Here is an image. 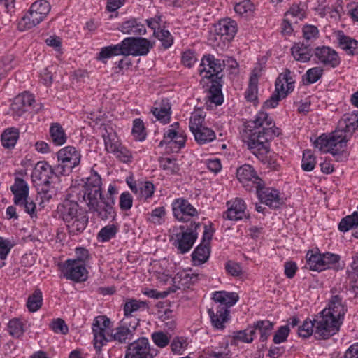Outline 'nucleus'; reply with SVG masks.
I'll list each match as a JSON object with an SVG mask.
<instances>
[{
	"label": "nucleus",
	"instance_id": "1",
	"mask_svg": "<svg viewBox=\"0 0 358 358\" xmlns=\"http://www.w3.org/2000/svg\"><path fill=\"white\" fill-rule=\"evenodd\" d=\"M245 131V142L251 152L263 159L269 152L268 142L280 134L273 119L268 113L259 111L253 120L249 121Z\"/></svg>",
	"mask_w": 358,
	"mask_h": 358
},
{
	"label": "nucleus",
	"instance_id": "2",
	"mask_svg": "<svg viewBox=\"0 0 358 358\" xmlns=\"http://www.w3.org/2000/svg\"><path fill=\"white\" fill-rule=\"evenodd\" d=\"M110 324V320L105 315L96 317L94 320L92 324L94 347L98 354L101 352L103 345L108 342L114 341L118 344L127 345L131 343L139 326V320L135 317L123 318L106 336V329Z\"/></svg>",
	"mask_w": 358,
	"mask_h": 358
},
{
	"label": "nucleus",
	"instance_id": "3",
	"mask_svg": "<svg viewBox=\"0 0 358 358\" xmlns=\"http://www.w3.org/2000/svg\"><path fill=\"white\" fill-rule=\"evenodd\" d=\"M82 192L83 200L94 216L101 220H113L115 218L116 213L112 199H108L107 201L103 199L101 178L96 172H91L90 176L87 178Z\"/></svg>",
	"mask_w": 358,
	"mask_h": 358
},
{
	"label": "nucleus",
	"instance_id": "4",
	"mask_svg": "<svg viewBox=\"0 0 358 358\" xmlns=\"http://www.w3.org/2000/svg\"><path fill=\"white\" fill-rule=\"evenodd\" d=\"M213 300L214 303L208 310L211 324L215 329H223L229 320V308L237 302L238 296L235 292L218 291L213 293Z\"/></svg>",
	"mask_w": 358,
	"mask_h": 358
},
{
	"label": "nucleus",
	"instance_id": "5",
	"mask_svg": "<svg viewBox=\"0 0 358 358\" xmlns=\"http://www.w3.org/2000/svg\"><path fill=\"white\" fill-rule=\"evenodd\" d=\"M200 227L199 222H191L189 227L180 226L173 229L171 240L179 253L185 254L191 250L197 239V229Z\"/></svg>",
	"mask_w": 358,
	"mask_h": 358
},
{
	"label": "nucleus",
	"instance_id": "6",
	"mask_svg": "<svg viewBox=\"0 0 358 358\" xmlns=\"http://www.w3.org/2000/svg\"><path fill=\"white\" fill-rule=\"evenodd\" d=\"M290 74L291 71L288 69H285L279 74L275 80V91L271 97L264 102V108H275L280 100L286 98L294 90V80Z\"/></svg>",
	"mask_w": 358,
	"mask_h": 358
},
{
	"label": "nucleus",
	"instance_id": "7",
	"mask_svg": "<svg viewBox=\"0 0 358 358\" xmlns=\"http://www.w3.org/2000/svg\"><path fill=\"white\" fill-rule=\"evenodd\" d=\"M50 4L45 0L34 2L29 12L24 15L18 24L21 31L29 29L38 24L50 11Z\"/></svg>",
	"mask_w": 358,
	"mask_h": 358
},
{
	"label": "nucleus",
	"instance_id": "8",
	"mask_svg": "<svg viewBox=\"0 0 358 358\" xmlns=\"http://www.w3.org/2000/svg\"><path fill=\"white\" fill-rule=\"evenodd\" d=\"M314 336L317 340H327L336 334L343 323L321 311L315 318Z\"/></svg>",
	"mask_w": 358,
	"mask_h": 358
},
{
	"label": "nucleus",
	"instance_id": "9",
	"mask_svg": "<svg viewBox=\"0 0 358 358\" xmlns=\"http://www.w3.org/2000/svg\"><path fill=\"white\" fill-rule=\"evenodd\" d=\"M57 155L59 163L56 165V172L61 175L69 173L74 167L80 164V152L73 146H66L60 149Z\"/></svg>",
	"mask_w": 358,
	"mask_h": 358
},
{
	"label": "nucleus",
	"instance_id": "10",
	"mask_svg": "<svg viewBox=\"0 0 358 358\" xmlns=\"http://www.w3.org/2000/svg\"><path fill=\"white\" fill-rule=\"evenodd\" d=\"M158 353L146 337H140L127 346L125 358H154Z\"/></svg>",
	"mask_w": 358,
	"mask_h": 358
},
{
	"label": "nucleus",
	"instance_id": "11",
	"mask_svg": "<svg viewBox=\"0 0 358 358\" xmlns=\"http://www.w3.org/2000/svg\"><path fill=\"white\" fill-rule=\"evenodd\" d=\"M236 177L248 191H255L264 185V181L257 176L253 167L249 164L240 166L236 171Z\"/></svg>",
	"mask_w": 358,
	"mask_h": 358
},
{
	"label": "nucleus",
	"instance_id": "12",
	"mask_svg": "<svg viewBox=\"0 0 358 358\" xmlns=\"http://www.w3.org/2000/svg\"><path fill=\"white\" fill-rule=\"evenodd\" d=\"M223 63L219 59H215L212 55H204L200 64L199 73L203 78L222 79L223 75Z\"/></svg>",
	"mask_w": 358,
	"mask_h": 358
},
{
	"label": "nucleus",
	"instance_id": "13",
	"mask_svg": "<svg viewBox=\"0 0 358 358\" xmlns=\"http://www.w3.org/2000/svg\"><path fill=\"white\" fill-rule=\"evenodd\" d=\"M126 56L146 55L152 48L153 43L142 37H128L122 41Z\"/></svg>",
	"mask_w": 358,
	"mask_h": 358
},
{
	"label": "nucleus",
	"instance_id": "14",
	"mask_svg": "<svg viewBox=\"0 0 358 358\" xmlns=\"http://www.w3.org/2000/svg\"><path fill=\"white\" fill-rule=\"evenodd\" d=\"M213 234V230L205 225L202 241L192 254V258L195 265L203 264L208 259L210 252V243Z\"/></svg>",
	"mask_w": 358,
	"mask_h": 358
},
{
	"label": "nucleus",
	"instance_id": "15",
	"mask_svg": "<svg viewBox=\"0 0 358 358\" xmlns=\"http://www.w3.org/2000/svg\"><path fill=\"white\" fill-rule=\"evenodd\" d=\"M62 272L64 278L77 282L85 281L87 278L88 273L84 264L71 259L64 263Z\"/></svg>",
	"mask_w": 358,
	"mask_h": 358
},
{
	"label": "nucleus",
	"instance_id": "16",
	"mask_svg": "<svg viewBox=\"0 0 358 358\" xmlns=\"http://www.w3.org/2000/svg\"><path fill=\"white\" fill-rule=\"evenodd\" d=\"M172 206L173 215L179 221L188 222L198 214L196 209L184 199H176Z\"/></svg>",
	"mask_w": 358,
	"mask_h": 358
},
{
	"label": "nucleus",
	"instance_id": "17",
	"mask_svg": "<svg viewBox=\"0 0 358 358\" xmlns=\"http://www.w3.org/2000/svg\"><path fill=\"white\" fill-rule=\"evenodd\" d=\"M236 23L230 19H223L215 26V41L222 43L231 41L236 33Z\"/></svg>",
	"mask_w": 358,
	"mask_h": 358
},
{
	"label": "nucleus",
	"instance_id": "18",
	"mask_svg": "<svg viewBox=\"0 0 358 358\" xmlns=\"http://www.w3.org/2000/svg\"><path fill=\"white\" fill-rule=\"evenodd\" d=\"M55 175L60 176L61 173L56 172V165L52 167L46 162H38L32 172L31 177L34 181L38 180L41 185L50 184V179Z\"/></svg>",
	"mask_w": 358,
	"mask_h": 358
},
{
	"label": "nucleus",
	"instance_id": "19",
	"mask_svg": "<svg viewBox=\"0 0 358 358\" xmlns=\"http://www.w3.org/2000/svg\"><path fill=\"white\" fill-rule=\"evenodd\" d=\"M314 55L318 62L324 66L335 68L340 64V58L338 53L329 46L317 47Z\"/></svg>",
	"mask_w": 358,
	"mask_h": 358
},
{
	"label": "nucleus",
	"instance_id": "20",
	"mask_svg": "<svg viewBox=\"0 0 358 358\" xmlns=\"http://www.w3.org/2000/svg\"><path fill=\"white\" fill-rule=\"evenodd\" d=\"M200 279L199 275L195 273H187V271L178 272L173 278V286L169 289L171 292H175L177 289H185L189 286L195 284Z\"/></svg>",
	"mask_w": 358,
	"mask_h": 358
},
{
	"label": "nucleus",
	"instance_id": "21",
	"mask_svg": "<svg viewBox=\"0 0 358 358\" xmlns=\"http://www.w3.org/2000/svg\"><path fill=\"white\" fill-rule=\"evenodd\" d=\"M322 311L343 323L347 312V307L343 303L342 298L340 296L334 295L330 299L328 306Z\"/></svg>",
	"mask_w": 358,
	"mask_h": 358
},
{
	"label": "nucleus",
	"instance_id": "22",
	"mask_svg": "<svg viewBox=\"0 0 358 358\" xmlns=\"http://www.w3.org/2000/svg\"><path fill=\"white\" fill-rule=\"evenodd\" d=\"M264 185H261L255 190L259 200L272 208H279L282 203L279 192L274 189L265 188Z\"/></svg>",
	"mask_w": 358,
	"mask_h": 358
},
{
	"label": "nucleus",
	"instance_id": "23",
	"mask_svg": "<svg viewBox=\"0 0 358 358\" xmlns=\"http://www.w3.org/2000/svg\"><path fill=\"white\" fill-rule=\"evenodd\" d=\"M34 103H35L34 96L25 92L14 98L10 109L14 115L20 117L32 107Z\"/></svg>",
	"mask_w": 358,
	"mask_h": 358
},
{
	"label": "nucleus",
	"instance_id": "24",
	"mask_svg": "<svg viewBox=\"0 0 358 358\" xmlns=\"http://www.w3.org/2000/svg\"><path fill=\"white\" fill-rule=\"evenodd\" d=\"M57 213L59 218L64 222L79 213H83L80 208L78 203L69 199H65L57 205Z\"/></svg>",
	"mask_w": 358,
	"mask_h": 358
},
{
	"label": "nucleus",
	"instance_id": "25",
	"mask_svg": "<svg viewBox=\"0 0 358 358\" xmlns=\"http://www.w3.org/2000/svg\"><path fill=\"white\" fill-rule=\"evenodd\" d=\"M228 209L223 214V217L229 220H239L245 217L246 206L243 199L236 198L227 201Z\"/></svg>",
	"mask_w": 358,
	"mask_h": 358
},
{
	"label": "nucleus",
	"instance_id": "26",
	"mask_svg": "<svg viewBox=\"0 0 358 358\" xmlns=\"http://www.w3.org/2000/svg\"><path fill=\"white\" fill-rule=\"evenodd\" d=\"M338 131L334 132V140L331 147V154L335 158L337 162H344L348 158V153L345 150L348 142V138L346 134H338Z\"/></svg>",
	"mask_w": 358,
	"mask_h": 358
},
{
	"label": "nucleus",
	"instance_id": "27",
	"mask_svg": "<svg viewBox=\"0 0 358 358\" xmlns=\"http://www.w3.org/2000/svg\"><path fill=\"white\" fill-rule=\"evenodd\" d=\"M186 136L182 131H176L169 129L164 134V140L159 143V146L169 144L171 148L180 150L185 145Z\"/></svg>",
	"mask_w": 358,
	"mask_h": 358
},
{
	"label": "nucleus",
	"instance_id": "28",
	"mask_svg": "<svg viewBox=\"0 0 358 358\" xmlns=\"http://www.w3.org/2000/svg\"><path fill=\"white\" fill-rule=\"evenodd\" d=\"M88 221L89 217L84 212L69 219L65 222L68 233L71 236H76L83 233L87 226Z\"/></svg>",
	"mask_w": 358,
	"mask_h": 358
},
{
	"label": "nucleus",
	"instance_id": "29",
	"mask_svg": "<svg viewBox=\"0 0 358 358\" xmlns=\"http://www.w3.org/2000/svg\"><path fill=\"white\" fill-rule=\"evenodd\" d=\"M310 43L303 41L295 43L291 48L294 58L299 62L305 63L310 60L313 53Z\"/></svg>",
	"mask_w": 358,
	"mask_h": 358
},
{
	"label": "nucleus",
	"instance_id": "30",
	"mask_svg": "<svg viewBox=\"0 0 358 358\" xmlns=\"http://www.w3.org/2000/svg\"><path fill=\"white\" fill-rule=\"evenodd\" d=\"M157 120L162 124H166L171 118V104L167 99H163L151 110Z\"/></svg>",
	"mask_w": 358,
	"mask_h": 358
},
{
	"label": "nucleus",
	"instance_id": "31",
	"mask_svg": "<svg viewBox=\"0 0 358 358\" xmlns=\"http://www.w3.org/2000/svg\"><path fill=\"white\" fill-rule=\"evenodd\" d=\"M129 187L134 194L144 201L151 199L155 190V185L150 181L141 182L138 185L129 184Z\"/></svg>",
	"mask_w": 358,
	"mask_h": 358
},
{
	"label": "nucleus",
	"instance_id": "32",
	"mask_svg": "<svg viewBox=\"0 0 358 358\" xmlns=\"http://www.w3.org/2000/svg\"><path fill=\"white\" fill-rule=\"evenodd\" d=\"M102 137L104 141L105 149L108 152H115L122 145L117 133L112 127L107 128L105 127Z\"/></svg>",
	"mask_w": 358,
	"mask_h": 358
},
{
	"label": "nucleus",
	"instance_id": "33",
	"mask_svg": "<svg viewBox=\"0 0 358 358\" xmlns=\"http://www.w3.org/2000/svg\"><path fill=\"white\" fill-rule=\"evenodd\" d=\"M358 127V116L356 114H345L338 122L336 131L352 134Z\"/></svg>",
	"mask_w": 358,
	"mask_h": 358
},
{
	"label": "nucleus",
	"instance_id": "34",
	"mask_svg": "<svg viewBox=\"0 0 358 358\" xmlns=\"http://www.w3.org/2000/svg\"><path fill=\"white\" fill-rule=\"evenodd\" d=\"M29 186L25 180L20 178H15L14 184L10 187V190L14 196L13 202L19 203L24 197L29 196Z\"/></svg>",
	"mask_w": 358,
	"mask_h": 358
},
{
	"label": "nucleus",
	"instance_id": "35",
	"mask_svg": "<svg viewBox=\"0 0 358 358\" xmlns=\"http://www.w3.org/2000/svg\"><path fill=\"white\" fill-rule=\"evenodd\" d=\"M119 29L123 34L129 35H143L146 31L145 26L134 18L122 23Z\"/></svg>",
	"mask_w": 358,
	"mask_h": 358
},
{
	"label": "nucleus",
	"instance_id": "36",
	"mask_svg": "<svg viewBox=\"0 0 358 358\" xmlns=\"http://www.w3.org/2000/svg\"><path fill=\"white\" fill-rule=\"evenodd\" d=\"M124 46L122 45V41L117 45H109L101 49L96 59L106 63V59L114 56L124 55L126 56L124 52Z\"/></svg>",
	"mask_w": 358,
	"mask_h": 358
},
{
	"label": "nucleus",
	"instance_id": "37",
	"mask_svg": "<svg viewBox=\"0 0 358 358\" xmlns=\"http://www.w3.org/2000/svg\"><path fill=\"white\" fill-rule=\"evenodd\" d=\"M222 86V79H212L208 97L216 106L221 105L223 102Z\"/></svg>",
	"mask_w": 358,
	"mask_h": 358
},
{
	"label": "nucleus",
	"instance_id": "38",
	"mask_svg": "<svg viewBox=\"0 0 358 358\" xmlns=\"http://www.w3.org/2000/svg\"><path fill=\"white\" fill-rule=\"evenodd\" d=\"M192 134H194L195 141L199 145H204L212 142L216 138L215 131L212 129L205 126L196 129L192 132Z\"/></svg>",
	"mask_w": 358,
	"mask_h": 358
},
{
	"label": "nucleus",
	"instance_id": "39",
	"mask_svg": "<svg viewBox=\"0 0 358 358\" xmlns=\"http://www.w3.org/2000/svg\"><path fill=\"white\" fill-rule=\"evenodd\" d=\"M251 328L255 329V334L257 330L259 332L260 341L264 342L270 336L273 329V323L266 320H259L255 322Z\"/></svg>",
	"mask_w": 358,
	"mask_h": 358
},
{
	"label": "nucleus",
	"instance_id": "40",
	"mask_svg": "<svg viewBox=\"0 0 358 358\" xmlns=\"http://www.w3.org/2000/svg\"><path fill=\"white\" fill-rule=\"evenodd\" d=\"M50 135L55 145H62L66 141L67 137L62 127L59 123H53L50 127Z\"/></svg>",
	"mask_w": 358,
	"mask_h": 358
},
{
	"label": "nucleus",
	"instance_id": "41",
	"mask_svg": "<svg viewBox=\"0 0 358 358\" xmlns=\"http://www.w3.org/2000/svg\"><path fill=\"white\" fill-rule=\"evenodd\" d=\"M19 138L17 129L11 127L6 129L1 134V143L6 148H13Z\"/></svg>",
	"mask_w": 358,
	"mask_h": 358
},
{
	"label": "nucleus",
	"instance_id": "42",
	"mask_svg": "<svg viewBox=\"0 0 358 358\" xmlns=\"http://www.w3.org/2000/svg\"><path fill=\"white\" fill-rule=\"evenodd\" d=\"M306 16L305 4H293L290 8L285 13V21L290 20L296 23L298 20H302Z\"/></svg>",
	"mask_w": 358,
	"mask_h": 358
},
{
	"label": "nucleus",
	"instance_id": "43",
	"mask_svg": "<svg viewBox=\"0 0 358 358\" xmlns=\"http://www.w3.org/2000/svg\"><path fill=\"white\" fill-rule=\"evenodd\" d=\"M339 45L348 55H358V41L350 37L340 36Z\"/></svg>",
	"mask_w": 358,
	"mask_h": 358
},
{
	"label": "nucleus",
	"instance_id": "44",
	"mask_svg": "<svg viewBox=\"0 0 358 358\" xmlns=\"http://www.w3.org/2000/svg\"><path fill=\"white\" fill-rule=\"evenodd\" d=\"M334 142H335L334 133L331 136L322 134L316 139L314 142V145L320 151L331 153V147L334 145V144H333Z\"/></svg>",
	"mask_w": 358,
	"mask_h": 358
},
{
	"label": "nucleus",
	"instance_id": "45",
	"mask_svg": "<svg viewBox=\"0 0 358 358\" xmlns=\"http://www.w3.org/2000/svg\"><path fill=\"white\" fill-rule=\"evenodd\" d=\"M146 302L134 299H128L124 305L123 310L125 317H131V314L141 308H147Z\"/></svg>",
	"mask_w": 358,
	"mask_h": 358
},
{
	"label": "nucleus",
	"instance_id": "46",
	"mask_svg": "<svg viewBox=\"0 0 358 358\" xmlns=\"http://www.w3.org/2000/svg\"><path fill=\"white\" fill-rule=\"evenodd\" d=\"M307 265L312 271H322L324 270V260L322 254H313L308 252L306 255Z\"/></svg>",
	"mask_w": 358,
	"mask_h": 358
},
{
	"label": "nucleus",
	"instance_id": "47",
	"mask_svg": "<svg viewBox=\"0 0 358 358\" xmlns=\"http://www.w3.org/2000/svg\"><path fill=\"white\" fill-rule=\"evenodd\" d=\"M118 230V226L116 224L106 225L101 229L97 234V238L100 242H108L115 237Z\"/></svg>",
	"mask_w": 358,
	"mask_h": 358
},
{
	"label": "nucleus",
	"instance_id": "48",
	"mask_svg": "<svg viewBox=\"0 0 358 358\" xmlns=\"http://www.w3.org/2000/svg\"><path fill=\"white\" fill-rule=\"evenodd\" d=\"M43 296L40 289H36L34 293L30 295L27 301V307L30 312L37 311L42 306Z\"/></svg>",
	"mask_w": 358,
	"mask_h": 358
},
{
	"label": "nucleus",
	"instance_id": "49",
	"mask_svg": "<svg viewBox=\"0 0 358 358\" xmlns=\"http://www.w3.org/2000/svg\"><path fill=\"white\" fill-rule=\"evenodd\" d=\"M355 227H358L357 212H354L351 215H348L343 218L338 224V229L343 232H346Z\"/></svg>",
	"mask_w": 358,
	"mask_h": 358
},
{
	"label": "nucleus",
	"instance_id": "50",
	"mask_svg": "<svg viewBox=\"0 0 358 358\" xmlns=\"http://www.w3.org/2000/svg\"><path fill=\"white\" fill-rule=\"evenodd\" d=\"M316 165V158L310 150H306L303 152L301 169L304 171H313Z\"/></svg>",
	"mask_w": 358,
	"mask_h": 358
},
{
	"label": "nucleus",
	"instance_id": "51",
	"mask_svg": "<svg viewBox=\"0 0 358 358\" xmlns=\"http://www.w3.org/2000/svg\"><path fill=\"white\" fill-rule=\"evenodd\" d=\"M154 36L161 41L164 49L169 48L173 43L174 39L171 34L168 30L161 27L157 28V31Z\"/></svg>",
	"mask_w": 358,
	"mask_h": 358
},
{
	"label": "nucleus",
	"instance_id": "52",
	"mask_svg": "<svg viewBox=\"0 0 358 358\" xmlns=\"http://www.w3.org/2000/svg\"><path fill=\"white\" fill-rule=\"evenodd\" d=\"M254 5L249 0L243 1L234 6V10L236 13L243 17L251 15L254 11Z\"/></svg>",
	"mask_w": 358,
	"mask_h": 358
},
{
	"label": "nucleus",
	"instance_id": "53",
	"mask_svg": "<svg viewBox=\"0 0 358 358\" xmlns=\"http://www.w3.org/2000/svg\"><path fill=\"white\" fill-rule=\"evenodd\" d=\"M304 42L311 43L316 40L319 36V30L316 26L306 24L302 29Z\"/></svg>",
	"mask_w": 358,
	"mask_h": 358
},
{
	"label": "nucleus",
	"instance_id": "54",
	"mask_svg": "<svg viewBox=\"0 0 358 358\" xmlns=\"http://www.w3.org/2000/svg\"><path fill=\"white\" fill-rule=\"evenodd\" d=\"M154 344L160 348L166 347L170 343V337L163 331H155L151 334Z\"/></svg>",
	"mask_w": 358,
	"mask_h": 358
},
{
	"label": "nucleus",
	"instance_id": "55",
	"mask_svg": "<svg viewBox=\"0 0 358 358\" xmlns=\"http://www.w3.org/2000/svg\"><path fill=\"white\" fill-rule=\"evenodd\" d=\"M166 215V210L164 206L155 208L150 213L148 214L147 220L157 224H161Z\"/></svg>",
	"mask_w": 358,
	"mask_h": 358
},
{
	"label": "nucleus",
	"instance_id": "56",
	"mask_svg": "<svg viewBox=\"0 0 358 358\" xmlns=\"http://www.w3.org/2000/svg\"><path fill=\"white\" fill-rule=\"evenodd\" d=\"M315 329V320H306L303 324L299 327L298 334L300 337L308 338L314 334Z\"/></svg>",
	"mask_w": 358,
	"mask_h": 358
},
{
	"label": "nucleus",
	"instance_id": "57",
	"mask_svg": "<svg viewBox=\"0 0 358 358\" xmlns=\"http://www.w3.org/2000/svg\"><path fill=\"white\" fill-rule=\"evenodd\" d=\"M160 167L171 174L176 173L180 168L176 159L173 158H161L159 159Z\"/></svg>",
	"mask_w": 358,
	"mask_h": 358
},
{
	"label": "nucleus",
	"instance_id": "58",
	"mask_svg": "<svg viewBox=\"0 0 358 358\" xmlns=\"http://www.w3.org/2000/svg\"><path fill=\"white\" fill-rule=\"evenodd\" d=\"M258 79L256 76H251L248 87L245 92V98L249 101H252L257 99Z\"/></svg>",
	"mask_w": 358,
	"mask_h": 358
},
{
	"label": "nucleus",
	"instance_id": "59",
	"mask_svg": "<svg viewBox=\"0 0 358 358\" xmlns=\"http://www.w3.org/2000/svg\"><path fill=\"white\" fill-rule=\"evenodd\" d=\"M255 336V329L251 327L248 329L234 333V338L244 343H250L252 342Z\"/></svg>",
	"mask_w": 358,
	"mask_h": 358
},
{
	"label": "nucleus",
	"instance_id": "60",
	"mask_svg": "<svg viewBox=\"0 0 358 358\" xmlns=\"http://www.w3.org/2000/svg\"><path fill=\"white\" fill-rule=\"evenodd\" d=\"M203 121L204 115H203L201 111L195 112L192 113L189 120V129L192 133L196 131V129H199V128L203 127Z\"/></svg>",
	"mask_w": 358,
	"mask_h": 358
},
{
	"label": "nucleus",
	"instance_id": "61",
	"mask_svg": "<svg viewBox=\"0 0 358 358\" xmlns=\"http://www.w3.org/2000/svg\"><path fill=\"white\" fill-rule=\"evenodd\" d=\"M145 127L143 121L140 119H136L134 121L132 134L138 141H143L145 138Z\"/></svg>",
	"mask_w": 358,
	"mask_h": 358
},
{
	"label": "nucleus",
	"instance_id": "62",
	"mask_svg": "<svg viewBox=\"0 0 358 358\" xmlns=\"http://www.w3.org/2000/svg\"><path fill=\"white\" fill-rule=\"evenodd\" d=\"M8 332L15 337H20L24 332L22 322L18 319L10 320L8 324Z\"/></svg>",
	"mask_w": 358,
	"mask_h": 358
},
{
	"label": "nucleus",
	"instance_id": "63",
	"mask_svg": "<svg viewBox=\"0 0 358 358\" xmlns=\"http://www.w3.org/2000/svg\"><path fill=\"white\" fill-rule=\"evenodd\" d=\"M323 74V69L321 67H313L308 69L306 73V82L313 84L320 80Z\"/></svg>",
	"mask_w": 358,
	"mask_h": 358
},
{
	"label": "nucleus",
	"instance_id": "64",
	"mask_svg": "<svg viewBox=\"0 0 358 358\" xmlns=\"http://www.w3.org/2000/svg\"><path fill=\"white\" fill-rule=\"evenodd\" d=\"M290 329L288 325L281 326L273 336V342L275 344H280L285 342L289 334Z\"/></svg>",
	"mask_w": 358,
	"mask_h": 358
}]
</instances>
